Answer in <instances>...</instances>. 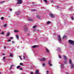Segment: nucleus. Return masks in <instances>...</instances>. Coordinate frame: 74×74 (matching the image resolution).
<instances>
[{"label": "nucleus", "mask_w": 74, "mask_h": 74, "mask_svg": "<svg viewBox=\"0 0 74 74\" xmlns=\"http://www.w3.org/2000/svg\"><path fill=\"white\" fill-rule=\"evenodd\" d=\"M69 63L71 65V69H73L74 68V64L72 63V61L71 59L69 60Z\"/></svg>", "instance_id": "f257e3e1"}, {"label": "nucleus", "mask_w": 74, "mask_h": 74, "mask_svg": "<svg viewBox=\"0 0 74 74\" xmlns=\"http://www.w3.org/2000/svg\"><path fill=\"white\" fill-rule=\"evenodd\" d=\"M68 42L71 44L72 45H74V41L71 40H69L68 41Z\"/></svg>", "instance_id": "f03ea898"}, {"label": "nucleus", "mask_w": 74, "mask_h": 74, "mask_svg": "<svg viewBox=\"0 0 74 74\" xmlns=\"http://www.w3.org/2000/svg\"><path fill=\"white\" fill-rule=\"evenodd\" d=\"M23 58L24 59H27V57L26 54L25 53H24L23 56Z\"/></svg>", "instance_id": "7ed1b4c3"}, {"label": "nucleus", "mask_w": 74, "mask_h": 74, "mask_svg": "<svg viewBox=\"0 0 74 74\" xmlns=\"http://www.w3.org/2000/svg\"><path fill=\"white\" fill-rule=\"evenodd\" d=\"M64 60L65 61H64V63L65 64H66L67 63V58L66 56H64Z\"/></svg>", "instance_id": "20e7f679"}, {"label": "nucleus", "mask_w": 74, "mask_h": 74, "mask_svg": "<svg viewBox=\"0 0 74 74\" xmlns=\"http://www.w3.org/2000/svg\"><path fill=\"white\" fill-rule=\"evenodd\" d=\"M58 41H59V42H61L62 41V39H61V38H60V36L59 35L58 36Z\"/></svg>", "instance_id": "39448f33"}, {"label": "nucleus", "mask_w": 74, "mask_h": 74, "mask_svg": "<svg viewBox=\"0 0 74 74\" xmlns=\"http://www.w3.org/2000/svg\"><path fill=\"white\" fill-rule=\"evenodd\" d=\"M17 3L18 4H22V1L21 0H17Z\"/></svg>", "instance_id": "423d86ee"}, {"label": "nucleus", "mask_w": 74, "mask_h": 74, "mask_svg": "<svg viewBox=\"0 0 74 74\" xmlns=\"http://www.w3.org/2000/svg\"><path fill=\"white\" fill-rule=\"evenodd\" d=\"M46 60V58H45L44 57L43 58H42L41 60V61H45Z\"/></svg>", "instance_id": "0eeeda50"}, {"label": "nucleus", "mask_w": 74, "mask_h": 74, "mask_svg": "<svg viewBox=\"0 0 74 74\" xmlns=\"http://www.w3.org/2000/svg\"><path fill=\"white\" fill-rule=\"evenodd\" d=\"M38 46H36V45H34L32 47V48H37V47H38Z\"/></svg>", "instance_id": "6e6552de"}, {"label": "nucleus", "mask_w": 74, "mask_h": 74, "mask_svg": "<svg viewBox=\"0 0 74 74\" xmlns=\"http://www.w3.org/2000/svg\"><path fill=\"white\" fill-rule=\"evenodd\" d=\"M50 16L51 18H53V17H55L52 13H50Z\"/></svg>", "instance_id": "1a4fd4ad"}, {"label": "nucleus", "mask_w": 74, "mask_h": 74, "mask_svg": "<svg viewBox=\"0 0 74 74\" xmlns=\"http://www.w3.org/2000/svg\"><path fill=\"white\" fill-rule=\"evenodd\" d=\"M66 38H67V36L66 35H64L63 36L62 38V39H65Z\"/></svg>", "instance_id": "9d476101"}, {"label": "nucleus", "mask_w": 74, "mask_h": 74, "mask_svg": "<svg viewBox=\"0 0 74 74\" xmlns=\"http://www.w3.org/2000/svg\"><path fill=\"white\" fill-rule=\"evenodd\" d=\"M51 62L50 61H49L48 63V64L50 65V66H52V64H51Z\"/></svg>", "instance_id": "9b49d317"}, {"label": "nucleus", "mask_w": 74, "mask_h": 74, "mask_svg": "<svg viewBox=\"0 0 74 74\" xmlns=\"http://www.w3.org/2000/svg\"><path fill=\"white\" fill-rule=\"evenodd\" d=\"M61 68L62 69H63V68H64V65L62 64H61Z\"/></svg>", "instance_id": "f8f14e48"}, {"label": "nucleus", "mask_w": 74, "mask_h": 74, "mask_svg": "<svg viewBox=\"0 0 74 74\" xmlns=\"http://www.w3.org/2000/svg\"><path fill=\"white\" fill-rule=\"evenodd\" d=\"M28 20L29 21H32V20L30 18H28Z\"/></svg>", "instance_id": "ddd939ff"}, {"label": "nucleus", "mask_w": 74, "mask_h": 74, "mask_svg": "<svg viewBox=\"0 0 74 74\" xmlns=\"http://www.w3.org/2000/svg\"><path fill=\"white\" fill-rule=\"evenodd\" d=\"M46 51L48 53H49V50L47 49V48L46 49Z\"/></svg>", "instance_id": "4468645a"}, {"label": "nucleus", "mask_w": 74, "mask_h": 74, "mask_svg": "<svg viewBox=\"0 0 74 74\" xmlns=\"http://www.w3.org/2000/svg\"><path fill=\"white\" fill-rule=\"evenodd\" d=\"M38 73V71L37 70H36L35 72V74H37Z\"/></svg>", "instance_id": "2eb2a0df"}, {"label": "nucleus", "mask_w": 74, "mask_h": 74, "mask_svg": "<svg viewBox=\"0 0 74 74\" xmlns=\"http://www.w3.org/2000/svg\"><path fill=\"white\" fill-rule=\"evenodd\" d=\"M19 32V31L18 30H15L14 31V32H15V33H18V32Z\"/></svg>", "instance_id": "dca6fc26"}, {"label": "nucleus", "mask_w": 74, "mask_h": 74, "mask_svg": "<svg viewBox=\"0 0 74 74\" xmlns=\"http://www.w3.org/2000/svg\"><path fill=\"white\" fill-rule=\"evenodd\" d=\"M19 13H20V12H18L16 13V15H19Z\"/></svg>", "instance_id": "f3484780"}, {"label": "nucleus", "mask_w": 74, "mask_h": 74, "mask_svg": "<svg viewBox=\"0 0 74 74\" xmlns=\"http://www.w3.org/2000/svg\"><path fill=\"white\" fill-rule=\"evenodd\" d=\"M16 38H17V39H18L19 38V36H18V35H16Z\"/></svg>", "instance_id": "a211bd4d"}, {"label": "nucleus", "mask_w": 74, "mask_h": 74, "mask_svg": "<svg viewBox=\"0 0 74 74\" xmlns=\"http://www.w3.org/2000/svg\"><path fill=\"white\" fill-rule=\"evenodd\" d=\"M10 33H8L7 34H6V36H7V37H8V36H9V35H10Z\"/></svg>", "instance_id": "6ab92c4d"}, {"label": "nucleus", "mask_w": 74, "mask_h": 74, "mask_svg": "<svg viewBox=\"0 0 74 74\" xmlns=\"http://www.w3.org/2000/svg\"><path fill=\"white\" fill-rule=\"evenodd\" d=\"M13 56V55H12V54H10V57H12Z\"/></svg>", "instance_id": "aec40b11"}, {"label": "nucleus", "mask_w": 74, "mask_h": 74, "mask_svg": "<svg viewBox=\"0 0 74 74\" xmlns=\"http://www.w3.org/2000/svg\"><path fill=\"white\" fill-rule=\"evenodd\" d=\"M4 34V32H2L1 33V34Z\"/></svg>", "instance_id": "412c9836"}, {"label": "nucleus", "mask_w": 74, "mask_h": 74, "mask_svg": "<svg viewBox=\"0 0 74 74\" xmlns=\"http://www.w3.org/2000/svg\"><path fill=\"white\" fill-rule=\"evenodd\" d=\"M49 23H51V22L48 21L47 22V24H49Z\"/></svg>", "instance_id": "4be33fe9"}, {"label": "nucleus", "mask_w": 74, "mask_h": 74, "mask_svg": "<svg viewBox=\"0 0 74 74\" xmlns=\"http://www.w3.org/2000/svg\"><path fill=\"white\" fill-rule=\"evenodd\" d=\"M37 27V25H35V26H34V27H33V28L34 29V28H36V27Z\"/></svg>", "instance_id": "5701e85b"}, {"label": "nucleus", "mask_w": 74, "mask_h": 74, "mask_svg": "<svg viewBox=\"0 0 74 74\" xmlns=\"http://www.w3.org/2000/svg\"><path fill=\"white\" fill-rule=\"evenodd\" d=\"M5 57H4V56L3 57V60L4 61L5 60Z\"/></svg>", "instance_id": "b1692460"}, {"label": "nucleus", "mask_w": 74, "mask_h": 74, "mask_svg": "<svg viewBox=\"0 0 74 74\" xmlns=\"http://www.w3.org/2000/svg\"><path fill=\"white\" fill-rule=\"evenodd\" d=\"M36 17H37V18H38L39 19V18H40V16H36Z\"/></svg>", "instance_id": "393cba45"}, {"label": "nucleus", "mask_w": 74, "mask_h": 74, "mask_svg": "<svg viewBox=\"0 0 74 74\" xmlns=\"http://www.w3.org/2000/svg\"><path fill=\"white\" fill-rule=\"evenodd\" d=\"M12 69V66H11L9 69V70H11Z\"/></svg>", "instance_id": "a878e982"}, {"label": "nucleus", "mask_w": 74, "mask_h": 74, "mask_svg": "<svg viewBox=\"0 0 74 74\" xmlns=\"http://www.w3.org/2000/svg\"><path fill=\"white\" fill-rule=\"evenodd\" d=\"M1 19L2 20L3 19H4V17H2L1 18Z\"/></svg>", "instance_id": "bb28decb"}, {"label": "nucleus", "mask_w": 74, "mask_h": 74, "mask_svg": "<svg viewBox=\"0 0 74 74\" xmlns=\"http://www.w3.org/2000/svg\"><path fill=\"white\" fill-rule=\"evenodd\" d=\"M19 67H20V66H18L16 68L17 69H19Z\"/></svg>", "instance_id": "cd10ccee"}, {"label": "nucleus", "mask_w": 74, "mask_h": 74, "mask_svg": "<svg viewBox=\"0 0 74 74\" xmlns=\"http://www.w3.org/2000/svg\"><path fill=\"white\" fill-rule=\"evenodd\" d=\"M57 49L58 51H60V49L59 48H58Z\"/></svg>", "instance_id": "c85d7f7f"}, {"label": "nucleus", "mask_w": 74, "mask_h": 74, "mask_svg": "<svg viewBox=\"0 0 74 74\" xmlns=\"http://www.w3.org/2000/svg\"><path fill=\"white\" fill-rule=\"evenodd\" d=\"M44 1L45 3H47V0H44Z\"/></svg>", "instance_id": "c756f323"}, {"label": "nucleus", "mask_w": 74, "mask_h": 74, "mask_svg": "<svg viewBox=\"0 0 74 74\" xmlns=\"http://www.w3.org/2000/svg\"><path fill=\"white\" fill-rule=\"evenodd\" d=\"M8 42H10V41H11V39H8Z\"/></svg>", "instance_id": "7c9ffc66"}, {"label": "nucleus", "mask_w": 74, "mask_h": 74, "mask_svg": "<svg viewBox=\"0 0 74 74\" xmlns=\"http://www.w3.org/2000/svg\"><path fill=\"white\" fill-rule=\"evenodd\" d=\"M45 63H43L42 64L43 66H45Z\"/></svg>", "instance_id": "2f4dec72"}, {"label": "nucleus", "mask_w": 74, "mask_h": 74, "mask_svg": "<svg viewBox=\"0 0 74 74\" xmlns=\"http://www.w3.org/2000/svg\"><path fill=\"white\" fill-rule=\"evenodd\" d=\"M20 65H21V66H22L23 65V63H20Z\"/></svg>", "instance_id": "473e14b6"}, {"label": "nucleus", "mask_w": 74, "mask_h": 74, "mask_svg": "<svg viewBox=\"0 0 74 74\" xmlns=\"http://www.w3.org/2000/svg\"><path fill=\"white\" fill-rule=\"evenodd\" d=\"M4 27H5L7 26V25L6 24H5L4 25Z\"/></svg>", "instance_id": "72a5a7b5"}, {"label": "nucleus", "mask_w": 74, "mask_h": 74, "mask_svg": "<svg viewBox=\"0 0 74 74\" xmlns=\"http://www.w3.org/2000/svg\"><path fill=\"white\" fill-rule=\"evenodd\" d=\"M12 44L15 43V42L14 41H12Z\"/></svg>", "instance_id": "f704fd0d"}, {"label": "nucleus", "mask_w": 74, "mask_h": 74, "mask_svg": "<svg viewBox=\"0 0 74 74\" xmlns=\"http://www.w3.org/2000/svg\"><path fill=\"white\" fill-rule=\"evenodd\" d=\"M19 58H20V59H21V60H22V58H21V56H18Z\"/></svg>", "instance_id": "c9c22d12"}, {"label": "nucleus", "mask_w": 74, "mask_h": 74, "mask_svg": "<svg viewBox=\"0 0 74 74\" xmlns=\"http://www.w3.org/2000/svg\"><path fill=\"white\" fill-rule=\"evenodd\" d=\"M71 19L72 20H73L74 19V18H73V17H71Z\"/></svg>", "instance_id": "e433bc0d"}, {"label": "nucleus", "mask_w": 74, "mask_h": 74, "mask_svg": "<svg viewBox=\"0 0 74 74\" xmlns=\"http://www.w3.org/2000/svg\"><path fill=\"white\" fill-rule=\"evenodd\" d=\"M59 58H61V56H60V55H59Z\"/></svg>", "instance_id": "4c0bfd02"}, {"label": "nucleus", "mask_w": 74, "mask_h": 74, "mask_svg": "<svg viewBox=\"0 0 74 74\" xmlns=\"http://www.w3.org/2000/svg\"><path fill=\"white\" fill-rule=\"evenodd\" d=\"M10 39H11V40H12V39H13V38L12 37H11Z\"/></svg>", "instance_id": "58836bf2"}, {"label": "nucleus", "mask_w": 74, "mask_h": 74, "mask_svg": "<svg viewBox=\"0 0 74 74\" xmlns=\"http://www.w3.org/2000/svg\"><path fill=\"white\" fill-rule=\"evenodd\" d=\"M48 72H49V71H47V74H48Z\"/></svg>", "instance_id": "ea45409f"}, {"label": "nucleus", "mask_w": 74, "mask_h": 74, "mask_svg": "<svg viewBox=\"0 0 74 74\" xmlns=\"http://www.w3.org/2000/svg\"><path fill=\"white\" fill-rule=\"evenodd\" d=\"M19 69H20V70H22V68H20Z\"/></svg>", "instance_id": "a19ab883"}, {"label": "nucleus", "mask_w": 74, "mask_h": 74, "mask_svg": "<svg viewBox=\"0 0 74 74\" xmlns=\"http://www.w3.org/2000/svg\"><path fill=\"white\" fill-rule=\"evenodd\" d=\"M4 49H6V47H5V46H4Z\"/></svg>", "instance_id": "79ce46f5"}, {"label": "nucleus", "mask_w": 74, "mask_h": 74, "mask_svg": "<svg viewBox=\"0 0 74 74\" xmlns=\"http://www.w3.org/2000/svg\"><path fill=\"white\" fill-rule=\"evenodd\" d=\"M4 2H5L4 1H2V2H1V3H4Z\"/></svg>", "instance_id": "37998d69"}, {"label": "nucleus", "mask_w": 74, "mask_h": 74, "mask_svg": "<svg viewBox=\"0 0 74 74\" xmlns=\"http://www.w3.org/2000/svg\"><path fill=\"white\" fill-rule=\"evenodd\" d=\"M66 74H69V73L66 72Z\"/></svg>", "instance_id": "c03bdc74"}, {"label": "nucleus", "mask_w": 74, "mask_h": 74, "mask_svg": "<svg viewBox=\"0 0 74 74\" xmlns=\"http://www.w3.org/2000/svg\"><path fill=\"white\" fill-rule=\"evenodd\" d=\"M10 11H12V9H10Z\"/></svg>", "instance_id": "a18cd8bd"}, {"label": "nucleus", "mask_w": 74, "mask_h": 74, "mask_svg": "<svg viewBox=\"0 0 74 74\" xmlns=\"http://www.w3.org/2000/svg\"><path fill=\"white\" fill-rule=\"evenodd\" d=\"M28 36H30V34H28Z\"/></svg>", "instance_id": "49530a36"}, {"label": "nucleus", "mask_w": 74, "mask_h": 74, "mask_svg": "<svg viewBox=\"0 0 74 74\" xmlns=\"http://www.w3.org/2000/svg\"><path fill=\"white\" fill-rule=\"evenodd\" d=\"M11 66H12H12H14V65H11Z\"/></svg>", "instance_id": "de8ad7c7"}, {"label": "nucleus", "mask_w": 74, "mask_h": 74, "mask_svg": "<svg viewBox=\"0 0 74 74\" xmlns=\"http://www.w3.org/2000/svg\"><path fill=\"white\" fill-rule=\"evenodd\" d=\"M30 74H33V72H31Z\"/></svg>", "instance_id": "09e8293b"}, {"label": "nucleus", "mask_w": 74, "mask_h": 74, "mask_svg": "<svg viewBox=\"0 0 74 74\" xmlns=\"http://www.w3.org/2000/svg\"><path fill=\"white\" fill-rule=\"evenodd\" d=\"M37 32H39V30L38 29L37 30Z\"/></svg>", "instance_id": "8fccbe9b"}, {"label": "nucleus", "mask_w": 74, "mask_h": 74, "mask_svg": "<svg viewBox=\"0 0 74 74\" xmlns=\"http://www.w3.org/2000/svg\"><path fill=\"white\" fill-rule=\"evenodd\" d=\"M2 55H5L4 54H2Z\"/></svg>", "instance_id": "3c124183"}, {"label": "nucleus", "mask_w": 74, "mask_h": 74, "mask_svg": "<svg viewBox=\"0 0 74 74\" xmlns=\"http://www.w3.org/2000/svg\"><path fill=\"white\" fill-rule=\"evenodd\" d=\"M32 10V11H34V10Z\"/></svg>", "instance_id": "603ef678"}, {"label": "nucleus", "mask_w": 74, "mask_h": 74, "mask_svg": "<svg viewBox=\"0 0 74 74\" xmlns=\"http://www.w3.org/2000/svg\"><path fill=\"white\" fill-rule=\"evenodd\" d=\"M57 8H59V7L58 6V7H57Z\"/></svg>", "instance_id": "864d4df0"}, {"label": "nucleus", "mask_w": 74, "mask_h": 74, "mask_svg": "<svg viewBox=\"0 0 74 74\" xmlns=\"http://www.w3.org/2000/svg\"><path fill=\"white\" fill-rule=\"evenodd\" d=\"M0 74H1V72H0Z\"/></svg>", "instance_id": "5fc2aeb1"}, {"label": "nucleus", "mask_w": 74, "mask_h": 74, "mask_svg": "<svg viewBox=\"0 0 74 74\" xmlns=\"http://www.w3.org/2000/svg\"><path fill=\"white\" fill-rule=\"evenodd\" d=\"M1 31V30H0V32Z\"/></svg>", "instance_id": "6e6d98bb"}, {"label": "nucleus", "mask_w": 74, "mask_h": 74, "mask_svg": "<svg viewBox=\"0 0 74 74\" xmlns=\"http://www.w3.org/2000/svg\"><path fill=\"white\" fill-rule=\"evenodd\" d=\"M38 74H40V73H38Z\"/></svg>", "instance_id": "4d7b16f0"}]
</instances>
